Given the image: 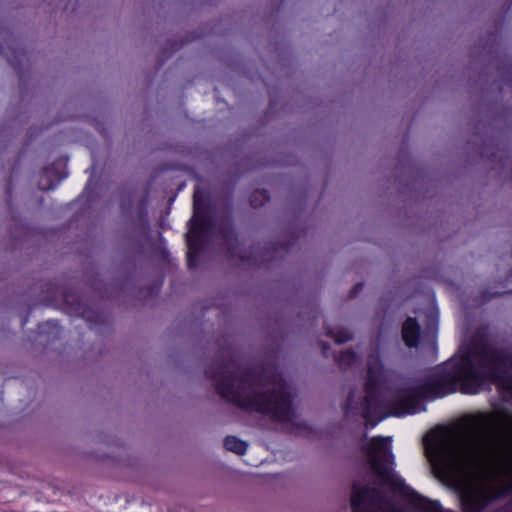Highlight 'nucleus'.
<instances>
[{
	"mask_svg": "<svg viewBox=\"0 0 512 512\" xmlns=\"http://www.w3.org/2000/svg\"><path fill=\"white\" fill-rule=\"evenodd\" d=\"M424 449L435 476L460 486L464 511L480 512L495 497L486 480L512 477V414H478L458 431L427 436Z\"/></svg>",
	"mask_w": 512,
	"mask_h": 512,
	"instance_id": "1",
	"label": "nucleus"
},
{
	"mask_svg": "<svg viewBox=\"0 0 512 512\" xmlns=\"http://www.w3.org/2000/svg\"><path fill=\"white\" fill-rule=\"evenodd\" d=\"M511 365L510 358L490 348H484L479 352L469 351L448 362L439 378L425 387H412L402 391L390 405L389 411L383 413L374 390L384 375V367L379 349L372 348L367 360L368 379L365 400L358 405V400L351 395L347 403V410L361 413L366 421L374 426L388 415L403 416L425 410L422 402L424 398L442 397L456 390L475 394L488 380L495 381L501 387L512 392V377L509 370Z\"/></svg>",
	"mask_w": 512,
	"mask_h": 512,
	"instance_id": "2",
	"label": "nucleus"
},
{
	"mask_svg": "<svg viewBox=\"0 0 512 512\" xmlns=\"http://www.w3.org/2000/svg\"><path fill=\"white\" fill-rule=\"evenodd\" d=\"M215 383L221 397L238 407L266 414L284 425H298L290 392L282 379L226 370L215 376Z\"/></svg>",
	"mask_w": 512,
	"mask_h": 512,
	"instance_id": "3",
	"label": "nucleus"
},
{
	"mask_svg": "<svg viewBox=\"0 0 512 512\" xmlns=\"http://www.w3.org/2000/svg\"><path fill=\"white\" fill-rule=\"evenodd\" d=\"M369 464L383 485L394 493L401 495L407 502V508H400L381 490L363 488L356 490L351 503L353 512H451L445 510L438 502L430 501L409 488L393 470L391 438L375 437L365 446Z\"/></svg>",
	"mask_w": 512,
	"mask_h": 512,
	"instance_id": "4",
	"label": "nucleus"
},
{
	"mask_svg": "<svg viewBox=\"0 0 512 512\" xmlns=\"http://www.w3.org/2000/svg\"><path fill=\"white\" fill-rule=\"evenodd\" d=\"M194 209V217L192 219L191 228L188 233L189 258L191 257L192 253H197L196 241L202 232L203 225V220L197 211L196 203L194 204Z\"/></svg>",
	"mask_w": 512,
	"mask_h": 512,
	"instance_id": "5",
	"label": "nucleus"
},
{
	"mask_svg": "<svg viewBox=\"0 0 512 512\" xmlns=\"http://www.w3.org/2000/svg\"><path fill=\"white\" fill-rule=\"evenodd\" d=\"M403 340L409 347H414L418 343L419 325L413 318H408L402 328Z\"/></svg>",
	"mask_w": 512,
	"mask_h": 512,
	"instance_id": "6",
	"label": "nucleus"
},
{
	"mask_svg": "<svg viewBox=\"0 0 512 512\" xmlns=\"http://www.w3.org/2000/svg\"><path fill=\"white\" fill-rule=\"evenodd\" d=\"M225 448L238 455H243L247 450V443L234 436H228L224 440Z\"/></svg>",
	"mask_w": 512,
	"mask_h": 512,
	"instance_id": "7",
	"label": "nucleus"
},
{
	"mask_svg": "<svg viewBox=\"0 0 512 512\" xmlns=\"http://www.w3.org/2000/svg\"><path fill=\"white\" fill-rule=\"evenodd\" d=\"M328 334L335 340L336 343L341 344L352 339L351 333L344 328L337 329L336 331H328Z\"/></svg>",
	"mask_w": 512,
	"mask_h": 512,
	"instance_id": "8",
	"label": "nucleus"
},
{
	"mask_svg": "<svg viewBox=\"0 0 512 512\" xmlns=\"http://www.w3.org/2000/svg\"><path fill=\"white\" fill-rule=\"evenodd\" d=\"M355 361L356 355L350 350L343 352L338 358L339 365L343 368L350 367Z\"/></svg>",
	"mask_w": 512,
	"mask_h": 512,
	"instance_id": "9",
	"label": "nucleus"
}]
</instances>
